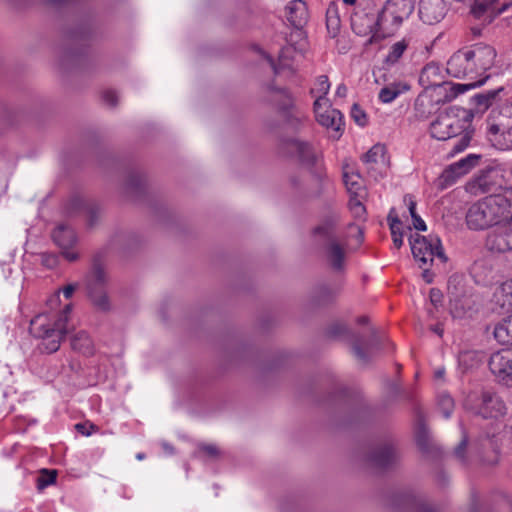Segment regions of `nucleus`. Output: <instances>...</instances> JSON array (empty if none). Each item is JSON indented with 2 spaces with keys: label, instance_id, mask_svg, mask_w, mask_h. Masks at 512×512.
Masks as SVG:
<instances>
[{
  "label": "nucleus",
  "instance_id": "aec40b11",
  "mask_svg": "<svg viewBox=\"0 0 512 512\" xmlns=\"http://www.w3.org/2000/svg\"><path fill=\"white\" fill-rule=\"evenodd\" d=\"M286 18L296 28L302 27L308 20L306 3L302 0H292L286 7Z\"/></svg>",
  "mask_w": 512,
  "mask_h": 512
},
{
  "label": "nucleus",
  "instance_id": "7ed1b4c3",
  "mask_svg": "<svg viewBox=\"0 0 512 512\" xmlns=\"http://www.w3.org/2000/svg\"><path fill=\"white\" fill-rule=\"evenodd\" d=\"M72 305L67 304L57 314L41 313L30 321V332L42 339L43 349L48 353L56 352L62 339L70 330L68 320Z\"/></svg>",
  "mask_w": 512,
  "mask_h": 512
},
{
  "label": "nucleus",
  "instance_id": "f3484780",
  "mask_svg": "<svg viewBox=\"0 0 512 512\" xmlns=\"http://www.w3.org/2000/svg\"><path fill=\"white\" fill-rule=\"evenodd\" d=\"M446 11L444 0H420L419 17L428 25L439 23L444 18Z\"/></svg>",
  "mask_w": 512,
  "mask_h": 512
},
{
  "label": "nucleus",
  "instance_id": "dca6fc26",
  "mask_svg": "<svg viewBox=\"0 0 512 512\" xmlns=\"http://www.w3.org/2000/svg\"><path fill=\"white\" fill-rule=\"evenodd\" d=\"M52 238L55 244L61 248L63 256L68 261H75L78 258V253L72 250L77 238L74 230L65 224L58 225L53 233Z\"/></svg>",
  "mask_w": 512,
  "mask_h": 512
},
{
  "label": "nucleus",
  "instance_id": "9b49d317",
  "mask_svg": "<svg viewBox=\"0 0 512 512\" xmlns=\"http://www.w3.org/2000/svg\"><path fill=\"white\" fill-rule=\"evenodd\" d=\"M464 123L454 114L441 113L430 125V134L437 140H448L462 133Z\"/></svg>",
  "mask_w": 512,
  "mask_h": 512
},
{
  "label": "nucleus",
  "instance_id": "37998d69",
  "mask_svg": "<svg viewBox=\"0 0 512 512\" xmlns=\"http://www.w3.org/2000/svg\"><path fill=\"white\" fill-rule=\"evenodd\" d=\"M351 117L355 123L361 127H364L368 123L365 111L357 104H354L351 108Z\"/></svg>",
  "mask_w": 512,
  "mask_h": 512
},
{
  "label": "nucleus",
  "instance_id": "338daca9",
  "mask_svg": "<svg viewBox=\"0 0 512 512\" xmlns=\"http://www.w3.org/2000/svg\"><path fill=\"white\" fill-rule=\"evenodd\" d=\"M359 322L360 323H364V322H366V319L364 317L363 318H359Z\"/></svg>",
  "mask_w": 512,
  "mask_h": 512
},
{
  "label": "nucleus",
  "instance_id": "c03bdc74",
  "mask_svg": "<svg viewBox=\"0 0 512 512\" xmlns=\"http://www.w3.org/2000/svg\"><path fill=\"white\" fill-rule=\"evenodd\" d=\"M470 137L467 134L458 138L451 147V155L458 154L464 151L469 145Z\"/></svg>",
  "mask_w": 512,
  "mask_h": 512
},
{
  "label": "nucleus",
  "instance_id": "6e6552de",
  "mask_svg": "<svg viewBox=\"0 0 512 512\" xmlns=\"http://www.w3.org/2000/svg\"><path fill=\"white\" fill-rule=\"evenodd\" d=\"M508 411L503 398L492 391H482L479 404L477 405V414L483 418L499 419V440L501 441L508 432L509 427L503 422V418Z\"/></svg>",
  "mask_w": 512,
  "mask_h": 512
},
{
  "label": "nucleus",
  "instance_id": "6ab92c4d",
  "mask_svg": "<svg viewBox=\"0 0 512 512\" xmlns=\"http://www.w3.org/2000/svg\"><path fill=\"white\" fill-rule=\"evenodd\" d=\"M510 6V3H503L498 6L496 0H474L471 12L476 18H481L487 14V18L491 20L506 11Z\"/></svg>",
  "mask_w": 512,
  "mask_h": 512
},
{
  "label": "nucleus",
  "instance_id": "c9c22d12",
  "mask_svg": "<svg viewBox=\"0 0 512 512\" xmlns=\"http://www.w3.org/2000/svg\"><path fill=\"white\" fill-rule=\"evenodd\" d=\"M275 101L278 102V108L280 111L288 113L293 107V97L291 93L286 89H277L275 90Z\"/></svg>",
  "mask_w": 512,
  "mask_h": 512
},
{
  "label": "nucleus",
  "instance_id": "13d9d810",
  "mask_svg": "<svg viewBox=\"0 0 512 512\" xmlns=\"http://www.w3.org/2000/svg\"><path fill=\"white\" fill-rule=\"evenodd\" d=\"M45 1L50 4L59 5V4H62L63 2H65L66 0H45Z\"/></svg>",
  "mask_w": 512,
  "mask_h": 512
},
{
  "label": "nucleus",
  "instance_id": "393cba45",
  "mask_svg": "<svg viewBox=\"0 0 512 512\" xmlns=\"http://www.w3.org/2000/svg\"><path fill=\"white\" fill-rule=\"evenodd\" d=\"M498 176H499V187L512 190V166L499 167V170L491 171L488 176L480 177L477 180V183L481 188H483V191H486V189L484 188V186L487 184L486 179L488 177H498Z\"/></svg>",
  "mask_w": 512,
  "mask_h": 512
},
{
  "label": "nucleus",
  "instance_id": "412c9836",
  "mask_svg": "<svg viewBox=\"0 0 512 512\" xmlns=\"http://www.w3.org/2000/svg\"><path fill=\"white\" fill-rule=\"evenodd\" d=\"M289 150L294 152L301 163L306 166H312L318 159V153L307 142L293 139L288 143Z\"/></svg>",
  "mask_w": 512,
  "mask_h": 512
},
{
  "label": "nucleus",
  "instance_id": "4c0bfd02",
  "mask_svg": "<svg viewBox=\"0 0 512 512\" xmlns=\"http://www.w3.org/2000/svg\"><path fill=\"white\" fill-rule=\"evenodd\" d=\"M340 20L336 16L335 7H329L327 10V29L332 37H335L339 31Z\"/></svg>",
  "mask_w": 512,
  "mask_h": 512
},
{
  "label": "nucleus",
  "instance_id": "052dcab7",
  "mask_svg": "<svg viewBox=\"0 0 512 512\" xmlns=\"http://www.w3.org/2000/svg\"><path fill=\"white\" fill-rule=\"evenodd\" d=\"M343 3L346 5H354L356 3V0H343Z\"/></svg>",
  "mask_w": 512,
  "mask_h": 512
},
{
  "label": "nucleus",
  "instance_id": "f03ea898",
  "mask_svg": "<svg viewBox=\"0 0 512 512\" xmlns=\"http://www.w3.org/2000/svg\"><path fill=\"white\" fill-rule=\"evenodd\" d=\"M510 217V201L503 195H490L468 207L465 222L470 230L482 231L499 225Z\"/></svg>",
  "mask_w": 512,
  "mask_h": 512
},
{
  "label": "nucleus",
  "instance_id": "e433bc0d",
  "mask_svg": "<svg viewBox=\"0 0 512 512\" xmlns=\"http://www.w3.org/2000/svg\"><path fill=\"white\" fill-rule=\"evenodd\" d=\"M407 42L405 40L398 41L394 43L387 55V62L394 63L398 61L403 55L404 51L407 49Z\"/></svg>",
  "mask_w": 512,
  "mask_h": 512
},
{
  "label": "nucleus",
  "instance_id": "423d86ee",
  "mask_svg": "<svg viewBox=\"0 0 512 512\" xmlns=\"http://www.w3.org/2000/svg\"><path fill=\"white\" fill-rule=\"evenodd\" d=\"M487 138L497 149H512V103L502 107L500 112L487 121Z\"/></svg>",
  "mask_w": 512,
  "mask_h": 512
},
{
  "label": "nucleus",
  "instance_id": "8fccbe9b",
  "mask_svg": "<svg viewBox=\"0 0 512 512\" xmlns=\"http://www.w3.org/2000/svg\"><path fill=\"white\" fill-rule=\"evenodd\" d=\"M467 442H468V438L466 435H463V438L460 442V444L457 446V448L455 449V454L456 456H458L459 458H463L464 457V451L466 449V446H467Z\"/></svg>",
  "mask_w": 512,
  "mask_h": 512
},
{
  "label": "nucleus",
  "instance_id": "4468645a",
  "mask_svg": "<svg viewBox=\"0 0 512 512\" xmlns=\"http://www.w3.org/2000/svg\"><path fill=\"white\" fill-rule=\"evenodd\" d=\"M486 246L490 251L497 253L512 251V219L496 225L487 236Z\"/></svg>",
  "mask_w": 512,
  "mask_h": 512
},
{
  "label": "nucleus",
  "instance_id": "603ef678",
  "mask_svg": "<svg viewBox=\"0 0 512 512\" xmlns=\"http://www.w3.org/2000/svg\"><path fill=\"white\" fill-rule=\"evenodd\" d=\"M104 100L111 106L117 103V95L113 91H107L104 93Z\"/></svg>",
  "mask_w": 512,
  "mask_h": 512
},
{
  "label": "nucleus",
  "instance_id": "864d4df0",
  "mask_svg": "<svg viewBox=\"0 0 512 512\" xmlns=\"http://www.w3.org/2000/svg\"><path fill=\"white\" fill-rule=\"evenodd\" d=\"M423 269L422 278L426 283H432L433 281V273L426 268L425 266L421 267Z\"/></svg>",
  "mask_w": 512,
  "mask_h": 512
},
{
  "label": "nucleus",
  "instance_id": "e2e57ef3",
  "mask_svg": "<svg viewBox=\"0 0 512 512\" xmlns=\"http://www.w3.org/2000/svg\"><path fill=\"white\" fill-rule=\"evenodd\" d=\"M164 449H165L167 452L172 453V447H170L169 445L164 444Z\"/></svg>",
  "mask_w": 512,
  "mask_h": 512
},
{
  "label": "nucleus",
  "instance_id": "680f3d73",
  "mask_svg": "<svg viewBox=\"0 0 512 512\" xmlns=\"http://www.w3.org/2000/svg\"><path fill=\"white\" fill-rule=\"evenodd\" d=\"M351 227L354 228L359 233V235L362 237V231L358 226L352 225Z\"/></svg>",
  "mask_w": 512,
  "mask_h": 512
},
{
  "label": "nucleus",
  "instance_id": "c85d7f7f",
  "mask_svg": "<svg viewBox=\"0 0 512 512\" xmlns=\"http://www.w3.org/2000/svg\"><path fill=\"white\" fill-rule=\"evenodd\" d=\"M409 86L402 82H394L383 87L378 94V98L382 103L388 104L393 102L402 93L407 91Z\"/></svg>",
  "mask_w": 512,
  "mask_h": 512
},
{
  "label": "nucleus",
  "instance_id": "39448f33",
  "mask_svg": "<svg viewBox=\"0 0 512 512\" xmlns=\"http://www.w3.org/2000/svg\"><path fill=\"white\" fill-rule=\"evenodd\" d=\"M415 0H387L379 12L380 37L393 35L415 8Z\"/></svg>",
  "mask_w": 512,
  "mask_h": 512
},
{
  "label": "nucleus",
  "instance_id": "3c124183",
  "mask_svg": "<svg viewBox=\"0 0 512 512\" xmlns=\"http://www.w3.org/2000/svg\"><path fill=\"white\" fill-rule=\"evenodd\" d=\"M202 450L208 455V456H211V457H215L218 455L219 453V450L218 448L215 446V445H212V444H208V445H203L202 446Z\"/></svg>",
  "mask_w": 512,
  "mask_h": 512
},
{
  "label": "nucleus",
  "instance_id": "6e6d98bb",
  "mask_svg": "<svg viewBox=\"0 0 512 512\" xmlns=\"http://www.w3.org/2000/svg\"><path fill=\"white\" fill-rule=\"evenodd\" d=\"M353 351H354L355 356L358 359H360V360H365L366 359L363 350L359 346H355L353 348Z\"/></svg>",
  "mask_w": 512,
  "mask_h": 512
},
{
  "label": "nucleus",
  "instance_id": "ea45409f",
  "mask_svg": "<svg viewBox=\"0 0 512 512\" xmlns=\"http://www.w3.org/2000/svg\"><path fill=\"white\" fill-rule=\"evenodd\" d=\"M78 284L71 283L64 286L61 290H58L49 300L48 305L52 308L59 303V293L62 292L66 299H70L77 289Z\"/></svg>",
  "mask_w": 512,
  "mask_h": 512
},
{
  "label": "nucleus",
  "instance_id": "9d476101",
  "mask_svg": "<svg viewBox=\"0 0 512 512\" xmlns=\"http://www.w3.org/2000/svg\"><path fill=\"white\" fill-rule=\"evenodd\" d=\"M352 30L359 36L368 37L367 43L380 42L386 37H380L381 26L379 25V14H368L363 11L355 12L351 16Z\"/></svg>",
  "mask_w": 512,
  "mask_h": 512
},
{
  "label": "nucleus",
  "instance_id": "2eb2a0df",
  "mask_svg": "<svg viewBox=\"0 0 512 512\" xmlns=\"http://www.w3.org/2000/svg\"><path fill=\"white\" fill-rule=\"evenodd\" d=\"M489 367L500 384L512 387V353L510 351L504 350L492 354Z\"/></svg>",
  "mask_w": 512,
  "mask_h": 512
},
{
  "label": "nucleus",
  "instance_id": "69168bd1",
  "mask_svg": "<svg viewBox=\"0 0 512 512\" xmlns=\"http://www.w3.org/2000/svg\"><path fill=\"white\" fill-rule=\"evenodd\" d=\"M76 428L81 431L82 433H84L81 429L83 428V425L82 424H77L76 425Z\"/></svg>",
  "mask_w": 512,
  "mask_h": 512
},
{
  "label": "nucleus",
  "instance_id": "ddd939ff",
  "mask_svg": "<svg viewBox=\"0 0 512 512\" xmlns=\"http://www.w3.org/2000/svg\"><path fill=\"white\" fill-rule=\"evenodd\" d=\"M362 163L370 177L377 180L383 177L388 169L389 161L384 146L376 144L363 154Z\"/></svg>",
  "mask_w": 512,
  "mask_h": 512
},
{
  "label": "nucleus",
  "instance_id": "58836bf2",
  "mask_svg": "<svg viewBox=\"0 0 512 512\" xmlns=\"http://www.w3.org/2000/svg\"><path fill=\"white\" fill-rule=\"evenodd\" d=\"M438 407L442 411L444 417L449 418L454 408V401L452 397L449 394L441 393L438 396Z\"/></svg>",
  "mask_w": 512,
  "mask_h": 512
},
{
  "label": "nucleus",
  "instance_id": "4d7b16f0",
  "mask_svg": "<svg viewBox=\"0 0 512 512\" xmlns=\"http://www.w3.org/2000/svg\"><path fill=\"white\" fill-rule=\"evenodd\" d=\"M469 357H470V353H468V352L461 353L459 356V363L463 364L466 361V359Z\"/></svg>",
  "mask_w": 512,
  "mask_h": 512
},
{
  "label": "nucleus",
  "instance_id": "20e7f679",
  "mask_svg": "<svg viewBox=\"0 0 512 512\" xmlns=\"http://www.w3.org/2000/svg\"><path fill=\"white\" fill-rule=\"evenodd\" d=\"M339 217L333 213L324 217L314 228L315 239L324 244V257L335 271L344 269L347 250L344 236L338 229Z\"/></svg>",
  "mask_w": 512,
  "mask_h": 512
},
{
  "label": "nucleus",
  "instance_id": "a878e982",
  "mask_svg": "<svg viewBox=\"0 0 512 512\" xmlns=\"http://www.w3.org/2000/svg\"><path fill=\"white\" fill-rule=\"evenodd\" d=\"M71 347L73 350L85 356H91L94 354V342L85 331H79L71 338Z\"/></svg>",
  "mask_w": 512,
  "mask_h": 512
},
{
  "label": "nucleus",
  "instance_id": "774afa93",
  "mask_svg": "<svg viewBox=\"0 0 512 512\" xmlns=\"http://www.w3.org/2000/svg\"><path fill=\"white\" fill-rule=\"evenodd\" d=\"M435 332L438 333L439 335H441L442 331L440 329H435Z\"/></svg>",
  "mask_w": 512,
  "mask_h": 512
},
{
  "label": "nucleus",
  "instance_id": "0e129e2a",
  "mask_svg": "<svg viewBox=\"0 0 512 512\" xmlns=\"http://www.w3.org/2000/svg\"><path fill=\"white\" fill-rule=\"evenodd\" d=\"M136 458H137L138 460H142V459H144V454H142V453H138V454L136 455Z\"/></svg>",
  "mask_w": 512,
  "mask_h": 512
},
{
  "label": "nucleus",
  "instance_id": "de8ad7c7",
  "mask_svg": "<svg viewBox=\"0 0 512 512\" xmlns=\"http://www.w3.org/2000/svg\"><path fill=\"white\" fill-rule=\"evenodd\" d=\"M404 202L406 203L409 213L411 216L416 215V202L414 201L413 197L411 195H406L404 197Z\"/></svg>",
  "mask_w": 512,
  "mask_h": 512
},
{
  "label": "nucleus",
  "instance_id": "a18cd8bd",
  "mask_svg": "<svg viewBox=\"0 0 512 512\" xmlns=\"http://www.w3.org/2000/svg\"><path fill=\"white\" fill-rule=\"evenodd\" d=\"M41 259L42 264L48 268H53L57 264V257L52 254H43Z\"/></svg>",
  "mask_w": 512,
  "mask_h": 512
},
{
  "label": "nucleus",
  "instance_id": "1a4fd4ad",
  "mask_svg": "<svg viewBox=\"0 0 512 512\" xmlns=\"http://www.w3.org/2000/svg\"><path fill=\"white\" fill-rule=\"evenodd\" d=\"M412 254L420 267L432 264L434 257L445 261L441 241L437 236H420L418 234L410 238Z\"/></svg>",
  "mask_w": 512,
  "mask_h": 512
},
{
  "label": "nucleus",
  "instance_id": "f8f14e48",
  "mask_svg": "<svg viewBox=\"0 0 512 512\" xmlns=\"http://www.w3.org/2000/svg\"><path fill=\"white\" fill-rule=\"evenodd\" d=\"M314 113L317 122L327 130H330L333 133L332 137L334 139H338L341 136L344 121L339 110L332 108L330 103L320 105L318 101L314 103Z\"/></svg>",
  "mask_w": 512,
  "mask_h": 512
},
{
  "label": "nucleus",
  "instance_id": "bb28decb",
  "mask_svg": "<svg viewBox=\"0 0 512 512\" xmlns=\"http://www.w3.org/2000/svg\"><path fill=\"white\" fill-rule=\"evenodd\" d=\"M479 157L474 154H469L459 161L451 164L446 170L447 177L453 175L454 177H460L468 173L478 162Z\"/></svg>",
  "mask_w": 512,
  "mask_h": 512
},
{
  "label": "nucleus",
  "instance_id": "4be33fe9",
  "mask_svg": "<svg viewBox=\"0 0 512 512\" xmlns=\"http://www.w3.org/2000/svg\"><path fill=\"white\" fill-rule=\"evenodd\" d=\"M294 53V48L291 46L284 47L278 59V64L276 65L273 62V59L270 56H267V60L271 64L275 74L280 75L283 72L287 71L289 74H293L295 72V68L292 63V54Z\"/></svg>",
  "mask_w": 512,
  "mask_h": 512
},
{
  "label": "nucleus",
  "instance_id": "7c9ffc66",
  "mask_svg": "<svg viewBox=\"0 0 512 512\" xmlns=\"http://www.w3.org/2000/svg\"><path fill=\"white\" fill-rule=\"evenodd\" d=\"M461 277L454 275L448 281V294L450 297V309L453 317H459L461 313L458 311V291L457 285L461 283Z\"/></svg>",
  "mask_w": 512,
  "mask_h": 512
},
{
  "label": "nucleus",
  "instance_id": "bf43d9fd",
  "mask_svg": "<svg viewBox=\"0 0 512 512\" xmlns=\"http://www.w3.org/2000/svg\"><path fill=\"white\" fill-rule=\"evenodd\" d=\"M444 370L443 369H438L435 371V377L436 378H442L444 376Z\"/></svg>",
  "mask_w": 512,
  "mask_h": 512
},
{
  "label": "nucleus",
  "instance_id": "0eeeda50",
  "mask_svg": "<svg viewBox=\"0 0 512 512\" xmlns=\"http://www.w3.org/2000/svg\"><path fill=\"white\" fill-rule=\"evenodd\" d=\"M419 83L426 91L431 90L436 94V102L451 101L458 94V91H452L454 86L444 80L440 66L434 62L428 63L422 69Z\"/></svg>",
  "mask_w": 512,
  "mask_h": 512
},
{
  "label": "nucleus",
  "instance_id": "c756f323",
  "mask_svg": "<svg viewBox=\"0 0 512 512\" xmlns=\"http://www.w3.org/2000/svg\"><path fill=\"white\" fill-rule=\"evenodd\" d=\"M388 222L391 230L393 244L396 248H400L403 245V231L402 223L395 215V209H391L388 214Z\"/></svg>",
  "mask_w": 512,
  "mask_h": 512
},
{
  "label": "nucleus",
  "instance_id": "f704fd0d",
  "mask_svg": "<svg viewBox=\"0 0 512 512\" xmlns=\"http://www.w3.org/2000/svg\"><path fill=\"white\" fill-rule=\"evenodd\" d=\"M107 274L101 266H95L88 280L87 287L103 289L107 283Z\"/></svg>",
  "mask_w": 512,
  "mask_h": 512
},
{
  "label": "nucleus",
  "instance_id": "a19ab883",
  "mask_svg": "<svg viewBox=\"0 0 512 512\" xmlns=\"http://www.w3.org/2000/svg\"><path fill=\"white\" fill-rule=\"evenodd\" d=\"M57 477V473L55 470H46L43 469L41 471V475L39 476L37 480V487L39 489H44L47 486L55 483Z\"/></svg>",
  "mask_w": 512,
  "mask_h": 512
},
{
  "label": "nucleus",
  "instance_id": "b1692460",
  "mask_svg": "<svg viewBox=\"0 0 512 512\" xmlns=\"http://www.w3.org/2000/svg\"><path fill=\"white\" fill-rule=\"evenodd\" d=\"M506 316L494 328V337L501 345H512V314Z\"/></svg>",
  "mask_w": 512,
  "mask_h": 512
},
{
  "label": "nucleus",
  "instance_id": "473e14b6",
  "mask_svg": "<svg viewBox=\"0 0 512 512\" xmlns=\"http://www.w3.org/2000/svg\"><path fill=\"white\" fill-rule=\"evenodd\" d=\"M502 88L494 89V90H488L484 91L482 93L476 94L473 98L475 101V104L478 106L479 109H488L498 97L499 93L502 91Z\"/></svg>",
  "mask_w": 512,
  "mask_h": 512
},
{
  "label": "nucleus",
  "instance_id": "72a5a7b5",
  "mask_svg": "<svg viewBox=\"0 0 512 512\" xmlns=\"http://www.w3.org/2000/svg\"><path fill=\"white\" fill-rule=\"evenodd\" d=\"M89 297L97 309L107 311L110 308V302L104 289L89 288Z\"/></svg>",
  "mask_w": 512,
  "mask_h": 512
},
{
  "label": "nucleus",
  "instance_id": "5701e85b",
  "mask_svg": "<svg viewBox=\"0 0 512 512\" xmlns=\"http://www.w3.org/2000/svg\"><path fill=\"white\" fill-rule=\"evenodd\" d=\"M396 459L395 449L392 445H384L376 449L370 456V462L379 468H385Z\"/></svg>",
  "mask_w": 512,
  "mask_h": 512
},
{
  "label": "nucleus",
  "instance_id": "cd10ccee",
  "mask_svg": "<svg viewBox=\"0 0 512 512\" xmlns=\"http://www.w3.org/2000/svg\"><path fill=\"white\" fill-rule=\"evenodd\" d=\"M330 90V82L326 75H320L316 78L313 86L310 89V94L315 98L314 103L327 104L330 103L326 97Z\"/></svg>",
  "mask_w": 512,
  "mask_h": 512
},
{
  "label": "nucleus",
  "instance_id": "a211bd4d",
  "mask_svg": "<svg viewBox=\"0 0 512 512\" xmlns=\"http://www.w3.org/2000/svg\"><path fill=\"white\" fill-rule=\"evenodd\" d=\"M493 303L499 314H512V278L504 281L495 290Z\"/></svg>",
  "mask_w": 512,
  "mask_h": 512
},
{
  "label": "nucleus",
  "instance_id": "49530a36",
  "mask_svg": "<svg viewBox=\"0 0 512 512\" xmlns=\"http://www.w3.org/2000/svg\"><path fill=\"white\" fill-rule=\"evenodd\" d=\"M429 297H430V301L431 303L434 305V306H437L438 304L441 303L442 301V293L440 290L438 289H435V288H432L430 290V294H429Z\"/></svg>",
  "mask_w": 512,
  "mask_h": 512
},
{
  "label": "nucleus",
  "instance_id": "79ce46f5",
  "mask_svg": "<svg viewBox=\"0 0 512 512\" xmlns=\"http://www.w3.org/2000/svg\"><path fill=\"white\" fill-rule=\"evenodd\" d=\"M360 198L361 196L352 195L349 200V208L356 218H363L366 212Z\"/></svg>",
  "mask_w": 512,
  "mask_h": 512
},
{
  "label": "nucleus",
  "instance_id": "5fc2aeb1",
  "mask_svg": "<svg viewBox=\"0 0 512 512\" xmlns=\"http://www.w3.org/2000/svg\"><path fill=\"white\" fill-rule=\"evenodd\" d=\"M335 93L338 97H345L347 95V87L344 84H340L337 86Z\"/></svg>",
  "mask_w": 512,
  "mask_h": 512
},
{
  "label": "nucleus",
  "instance_id": "09e8293b",
  "mask_svg": "<svg viewBox=\"0 0 512 512\" xmlns=\"http://www.w3.org/2000/svg\"><path fill=\"white\" fill-rule=\"evenodd\" d=\"M413 220V226L418 231H425L426 230V224L423 221V219L418 215L411 216Z\"/></svg>",
  "mask_w": 512,
  "mask_h": 512
},
{
  "label": "nucleus",
  "instance_id": "2f4dec72",
  "mask_svg": "<svg viewBox=\"0 0 512 512\" xmlns=\"http://www.w3.org/2000/svg\"><path fill=\"white\" fill-rule=\"evenodd\" d=\"M343 180L350 195L362 196L363 186L358 173H349L347 170L343 173Z\"/></svg>",
  "mask_w": 512,
  "mask_h": 512
},
{
  "label": "nucleus",
  "instance_id": "f257e3e1",
  "mask_svg": "<svg viewBox=\"0 0 512 512\" xmlns=\"http://www.w3.org/2000/svg\"><path fill=\"white\" fill-rule=\"evenodd\" d=\"M495 58V49L482 44L454 53L447 62V73L454 78L472 80L469 84H458V93L484 84L489 78L486 72L494 65Z\"/></svg>",
  "mask_w": 512,
  "mask_h": 512
}]
</instances>
